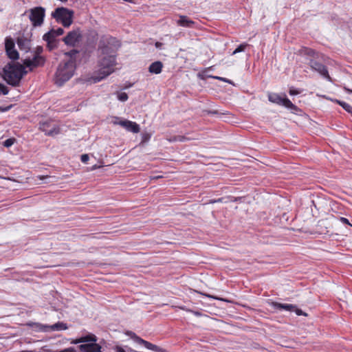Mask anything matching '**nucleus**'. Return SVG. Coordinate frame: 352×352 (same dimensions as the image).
<instances>
[{"mask_svg":"<svg viewBox=\"0 0 352 352\" xmlns=\"http://www.w3.org/2000/svg\"><path fill=\"white\" fill-rule=\"evenodd\" d=\"M298 54L301 56H305L307 64L311 69L317 72L328 81L332 82V78L329 76L327 67L324 65V55L309 47H302Z\"/></svg>","mask_w":352,"mask_h":352,"instance_id":"obj_1","label":"nucleus"},{"mask_svg":"<svg viewBox=\"0 0 352 352\" xmlns=\"http://www.w3.org/2000/svg\"><path fill=\"white\" fill-rule=\"evenodd\" d=\"M3 79L8 85H19L21 80L27 74L25 66L19 63H8L3 69Z\"/></svg>","mask_w":352,"mask_h":352,"instance_id":"obj_2","label":"nucleus"},{"mask_svg":"<svg viewBox=\"0 0 352 352\" xmlns=\"http://www.w3.org/2000/svg\"><path fill=\"white\" fill-rule=\"evenodd\" d=\"M75 69L76 66L72 60L60 63L55 74V84L59 87L62 86L73 76Z\"/></svg>","mask_w":352,"mask_h":352,"instance_id":"obj_3","label":"nucleus"},{"mask_svg":"<svg viewBox=\"0 0 352 352\" xmlns=\"http://www.w3.org/2000/svg\"><path fill=\"white\" fill-rule=\"evenodd\" d=\"M100 69L98 75L94 76L95 82H99L114 72L116 55L104 56L98 62Z\"/></svg>","mask_w":352,"mask_h":352,"instance_id":"obj_4","label":"nucleus"},{"mask_svg":"<svg viewBox=\"0 0 352 352\" xmlns=\"http://www.w3.org/2000/svg\"><path fill=\"white\" fill-rule=\"evenodd\" d=\"M74 12L65 7H58L52 13V17L65 28H69L73 23Z\"/></svg>","mask_w":352,"mask_h":352,"instance_id":"obj_5","label":"nucleus"},{"mask_svg":"<svg viewBox=\"0 0 352 352\" xmlns=\"http://www.w3.org/2000/svg\"><path fill=\"white\" fill-rule=\"evenodd\" d=\"M268 100L273 103L284 106L292 111H298L299 109L298 107L294 104L287 98H282L277 94H269Z\"/></svg>","mask_w":352,"mask_h":352,"instance_id":"obj_6","label":"nucleus"},{"mask_svg":"<svg viewBox=\"0 0 352 352\" xmlns=\"http://www.w3.org/2000/svg\"><path fill=\"white\" fill-rule=\"evenodd\" d=\"M45 12V8L41 6L30 10L29 18L34 26H40L43 24Z\"/></svg>","mask_w":352,"mask_h":352,"instance_id":"obj_7","label":"nucleus"},{"mask_svg":"<svg viewBox=\"0 0 352 352\" xmlns=\"http://www.w3.org/2000/svg\"><path fill=\"white\" fill-rule=\"evenodd\" d=\"M30 326L34 327L39 331L47 332L49 331H61L66 330L68 327L66 323L58 322L52 325H43L39 323L29 324Z\"/></svg>","mask_w":352,"mask_h":352,"instance_id":"obj_8","label":"nucleus"},{"mask_svg":"<svg viewBox=\"0 0 352 352\" xmlns=\"http://www.w3.org/2000/svg\"><path fill=\"white\" fill-rule=\"evenodd\" d=\"M5 50L8 57L12 60H16L19 58V54L15 49V43L11 37H6L5 39Z\"/></svg>","mask_w":352,"mask_h":352,"instance_id":"obj_9","label":"nucleus"},{"mask_svg":"<svg viewBox=\"0 0 352 352\" xmlns=\"http://www.w3.org/2000/svg\"><path fill=\"white\" fill-rule=\"evenodd\" d=\"M39 129L49 136H54L60 133V128L52 121L40 122Z\"/></svg>","mask_w":352,"mask_h":352,"instance_id":"obj_10","label":"nucleus"},{"mask_svg":"<svg viewBox=\"0 0 352 352\" xmlns=\"http://www.w3.org/2000/svg\"><path fill=\"white\" fill-rule=\"evenodd\" d=\"M80 38L81 33L80 30L78 28L68 32L66 36L63 38V41L67 45L75 46V45L80 41Z\"/></svg>","mask_w":352,"mask_h":352,"instance_id":"obj_11","label":"nucleus"},{"mask_svg":"<svg viewBox=\"0 0 352 352\" xmlns=\"http://www.w3.org/2000/svg\"><path fill=\"white\" fill-rule=\"evenodd\" d=\"M45 63V58L42 56H34L32 58H25L23 60V65L26 67H29L30 70L32 67H42Z\"/></svg>","mask_w":352,"mask_h":352,"instance_id":"obj_12","label":"nucleus"},{"mask_svg":"<svg viewBox=\"0 0 352 352\" xmlns=\"http://www.w3.org/2000/svg\"><path fill=\"white\" fill-rule=\"evenodd\" d=\"M101 346L96 343L84 344L79 346L82 352H101Z\"/></svg>","mask_w":352,"mask_h":352,"instance_id":"obj_13","label":"nucleus"},{"mask_svg":"<svg viewBox=\"0 0 352 352\" xmlns=\"http://www.w3.org/2000/svg\"><path fill=\"white\" fill-rule=\"evenodd\" d=\"M63 33H64V30L61 28H58L56 30H54V29L50 30L49 32L45 33L43 35V36H45V38H47V39L57 40L56 38L58 36L63 34Z\"/></svg>","mask_w":352,"mask_h":352,"instance_id":"obj_14","label":"nucleus"},{"mask_svg":"<svg viewBox=\"0 0 352 352\" xmlns=\"http://www.w3.org/2000/svg\"><path fill=\"white\" fill-rule=\"evenodd\" d=\"M163 63L161 61H155L152 63L149 67L148 72L151 74H159L162 72Z\"/></svg>","mask_w":352,"mask_h":352,"instance_id":"obj_15","label":"nucleus"},{"mask_svg":"<svg viewBox=\"0 0 352 352\" xmlns=\"http://www.w3.org/2000/svg\"><path fill=\"white\" fill-rule=\"evenodd\" d=\"M30 40L25 38H18L17 39V45L20 50H25L28 52L30 47Z\"/></svg>","mask_w":352,"mask_h":352,"instance_id":"obj_16","label":"nucleus"},{"mask_svg":"<svg viewBox=\"0 0 352 352\" xmlns=\"http://www.w3.org/2000/svg\"><path fill=\"white\" fill-rule=\"evenodd\" d=\"M177 23L183 27L192 28L195 22L189 19L186 16H180Z\"/></svg>","mask_w":352,"mask_h":352,"instance_id":"obj_17","label":"nucleus"},{"mask_svg":"<svg viewBox=\"0 0 352 352\" xmlns=\"http://www.w3.org/2000/svg\"><path fill=\"white\" fill-rule=\"evenodd\" d=\"M97 341V337L94 334H89L87 336L81 337L79 339L76 340L72 343L78 344L81 342H96Z\"/></svg>","mask_w":352,"mask_h":352,"instance_id":"obj_18","label":"nucleus"},{"mask_svg":"<svg viewBox=\"0 0 352 352\" xmlns=\"http://www.w3.org/2000/svg\"><path fill=\"white\" fill-rule=\"evenodd\" d=\"M142 343L146 348L153 350L154 351H156V352H164L165 351L163 349L160 348V346H158L155 344H153L149 342H147L146 340H142Z\"/></svg>","mask_w":352,"mask_h":352,"instance_id":"obj_19","label":"nucleus"},{"mask_svg":"<svg viewBox=\"0 0 352 352\" xmlns=\"http://www.w3.org/2000/svg\"><path fill=\"white\" fill-rule=\"evenodd\" d=\"M43 39L47 42V47L50 51L58 47V40L47 39L45 36H43Z\"/></svg>","mask_w":352,"mask_h":352,"instance_id":"obj_20","label":"nucleus"},{"mask_svg":"<svg viewBox=\"0 0 352 352\" xmlns=\"http://www.w3.org/2000/svg\"><path fill=\"white\" fill-rule=\"evenodd\" d=\"M331 100L336 102L337 104H340L346 111H347L348 113H349L350 114L352 115V107L350 104H349L348 103H346L345 102H343V101H341V100H339L337 99Z\"/></svg>","mask_w":352,"mask_h":352,"instance_id":"obj_21","label":"nucleus"},{"mask_svg":"<svg viewBox=\"0 0 352 352\" xmlns=\"http://www.w3.org/2000/svg\"><path fill=\"white\" fill-rule=\"evenodd\" d=\"M126 129L128 131H130V132H132L134 133H137L140 132V131L139 124H138L136 122H134L132 121L130 122V124H128Z\"/></svg>","mask_w":352,"mask_h":352,"instance_id":"obj_22","label":"nucleus"},{"mask_svg":"<svg viewBox=\"0 0 352 352\" xmlns=\"http://www.w3.org/2000/svg\"><path fill=\"white\" fill-rule=\"evenodd\" d=\"M79 53V52L76 50H72L69 52H65V55L68 56L69 59L68 60H72L74 63V65L76 66V55Z\"/></svg>","mask_w":352,"mask_h":352,"instance_id":"obj_23","label":"nucleus"},{"mask_svg":"<svg viewBox=\"0 0 352 352\" xmlns=\"http://www.w3.org/2000/svg\"><path fill=\"white\" fill-rule=\"evenodd\" d=\"M125 334L133 339L135 342L142 344V340H144L141 338L138 337L134 332L131 331H126Z\"/></svg>","mask_w":352,"mask_h":352,"instance_id":"obj_24","label":"nucleus"},{"mask_svg":"<svg viewBox=\"0 0 352 352\" xmlns=\"http://www.w3.org/2000/svg\"><path fill=\"white\" fill-rule=\"evenodd\" d=\"M101 54L104 56L115 55L113 54L112 49L107 45L100 47Z\"/></svg>","mask_w":352,"mask_h":352,"instance_id":"obj_25","label":"nucleus"},{"mask_svg":"<svg viewBox=\"0 0 352 352\" xmlns=\"http://www.w3.org/2000/svg\"><path fill=\"white\" fill-rule=\"evenodd\" d=\"M249 45L248 43H242L239 45L232 53V55H234L237 53L244 52L247 47H248Z\"/></svg>","mask_w":352,"mask_h":352,"instance_id":"obj_26","label":"nucleus"},{"mask_svg":"<svg viewBox=\"0 0 352 352\" xmlns=\"http://www.w3.org/2000/svg\"><path fill=\"white\" fill-rule=\"evenodd\" d=\"M273 305L276 308H298L296 305L292 304H281L278 302H273Z\"/></svg>","mask_w":352,"mask_h":352,"instance_id":"obj_27","label":"nucleus"},{"mask_svg":"<svg viewBox=\"0 0 352 352\" xmlns=\"http://www.w3.org/2000/svg\"><path fill=\"white\" fill-rule=\"evenodd\" d=\"M16 142V139L14 138H8L7 140H6L3 142V145L6 147V148H9L12 145L14 144V143Z\"/></svg>","mask_w":352,"mask_h":352,"instance_id":"obj_28","label":"nucleus"},{"mask_svg":"<svg viewBox=\"0 0 352 352\" xmlns=\"http://www.w3.org/2000/svg\"><path fill=\"white\" fill-rule=\"evenodd\" d=\"M118 98L122 102H125L128 100V95L125 92H120L118 94Z\"/></svg>","mask_w":352,"mask_h":352,"instance_id":"obj_29","label":"nucleus"},{"mask_svg":"<svg viewBox=\"0 0 352 352\" xmlns=\"http://www.w3.org/2000/svg\"><path fill=\"white\" fill-rule=\"evenodd\" d=\"M130 122H131L130 120H121V121H119V122H114V124H119L121 126H122L124 129H126L127 127L128 124H130Z\"/></svg>","mask_w":352,"mask_h":352,"instance_id":"obj_30","label":"nucleus"},{"mask_svg":"<svg viewBox=\"0 0 352 352\" xmlns=\"http://www.w3.org/2000/svg\"><path fill=\"white\" fill-rule=\"evenodd\" d=\"M209 77L212 78H214V79H217V80L223 81V82H228L229 84H232V82L230 80H229L228 78H223V77L214 76H210Z\"/></svg>","mask_w":352,"mask_h":352,"instance_id":"obj_31","label":"nucleus"},{"mask_svg":"<svg viewBox=\"0 0 352 352\" xmlns=\"http://www.w3.org/2000/svg\"><path fill=\"white\" fill-rule=\"evenodd\" d=\"M0 91L3 94V95H7L9 92V89L8 88L3 85V84H1L0 83Z\"/></svg>","mask_w":352,"mask_h":352,"instance_id":"obj_32","label":"nucleus"},{"mask_svg":"<svg viewBox=\"0 0 352 352\" xmlns=\"http://www.w3.org/2000/svg\"><path fill=\"white\" fill-rule=\"evenodd\" d=\"M301 93L300 90L295 89L294 87H290L289 90V94L291 96L298 95Z\"/></svg>","mask_w":352,"mask_h":352,"instance_id":"obj_33","label":"nucleus"},{"mask_svg":"<svg viewBox=\"0 0 352 352\" xmlns=\"http://www.w3.org/2000/svg\"><path fill=\"white\" fill-rule=\"evenodd\" d=\"M48 352H76L75 349L73 347H69L60 351H49Z\"/></svg>","mask_w":352,"mask_h":352,"instance_id":"obj_34","label":"nucleus"},{"mask_svg":"<svg viewBox=\"0 0 352 352\" xmlns=\"http://www.w3.org/2000/svg\"><path fill=\"white\" fill-rule=\"evenodd\" d=\"M43 47L38 46L35 49L34 54V56H41V54L43 52Z\"/></svg>","mask_w":352,"mask_h":352,"instance_id":"obj_35","label":"nucleus"},{"mask_svg":"<svg viewBox=\"0 0 352 352\" xmlns=\"http://www.w3.org/2000/svg\"><path fill=\"white\" fill-rule=\"evenodd\" d=\"M80 160L83 163H87L89 160V156L88 154H82L80 157Z\"/></svg>","mask_w":352,"mask_h":352,"instance_id":"obj_36","label":"nucleus"},{"mask_svg":"<svg viewBox=\"0 0 352 352\" xmlns=\"http://www.w3.org/2000/svg\"><path fill=\"white\" fill-rule=\"evenodd\" d=\"M12 107V104H10L7 107H0V112H6L9 111Z\"/></svg>","mask_w":352,"mask_h":352,"instance_id":"obj_37","label":"nucleus"},{"mask_svg":"<svg viewBox=\"0 0 352 352\" xmlns=\"http://www.w3.org/2000/svg\"><path fill=\"white\" fill-rule=\"evenodd\" d=\"M340 221L344 223V224H346V225H349L351 226H352V225L349 223V220L345 218V217H340Z\"/></svg>","mask_w":352,"mask_h":352,"instance_id":"obj_38","label":"nucleus"},{"mask_svg":"<svg viewBox=\"0 0 352 352\" xmlns=\"http://www.w3.org/2000/svg\"><path fill=\"white\" fill-rule=\"evenodd\" d=\"M294 311H295L296 315L298 316H300V315H303V316H307V314L305 312H303L302 311V309H293Z\"/></svg>","mask_w":352,"mask_h":352,"instance_id":"obj_39","label":"nucleus"},{"mask_svg":"<svg viewBox=\"0 0 352 352\" xmlns=\"http://www.w3.org/2000/svg\"><path fill=\"white\" fill-rule=\"evenodd\" d=\"M115 352H126L124 351V349L120 346H116V348H115Z\"/></svg>","mask_w":352,"mask_h":352,"instance_id":"obj_40","label":"nucleus"},{"mask_svg":"<svg viewBox=\"0 0 352 352\" xmlns=\"http://www.w3.org/2000/svg\"><path fill=\"white\" fill-rule=\"evenodd\" d=\"M175 140H178V141H180V142H184L186 140H187V138L184 136H177V138H175Z\"/></svg>","mask_w":352,"mask_h":352,"instance_id":"obj_41","label":"nucleus"},{"mask_svg":"<svg viewBox=\"0 0 352 352\" xmlns=\"http://www.w3.org/2000/svg\"><path fill=\"white\" fill-rule=\"evenodd\" d=\"M208 113L211 114V115H214V114L222 115L223 114L221 113H219L217 111H208Z\"/></svg>","mask_w":352,"mask_h":352,"instance_id":"obj_42","label":"nucleus"},{"mask_svg":"<svg viewBox=\"0 0 352 352\" xmlns=\"http://www.w3.org/2000/svg\"><path fill=\"white\" fill-rule=\"evenodd\" d=\"M155 45L157 48H160L162 45V43L160 42H156Z\"/></svg>","mask_w":352,"mask_h":352,"instance_id":"obj_43","label":"nucleus"},{"mask_svg":"<svg viewBox=\"0 0 352 352\" xmlns=\"http://www.w3.org/2000/svg\"><path fill=\"white\" fill-rule=\"evenodd\" d=\"M344 90H345L347 93H349V94H352V89H350L346 88V87H344Z\"/></svg>","mask_w":352,"mask_h":352,"instance_id":"obj_44","label":"nucleus"},{"mask_svg":"<svg viewBox=\"0 0 352 352\" xmlns=\"http://www.w3.org/2000/svg\"><path fill=\"white\" fill-rule=\"evenodd\" d=\"M221 201L220 199H218V200H212V201H210V203H215V202H218V201Z\"/></svg>","mask_w":352,"mask_h":352,"instance_id":"obj_45","label":"nucleus"},{"mask_svg":"<svg viewBox=\"0 0 352 352\" xmlns=\"http://www.w3.org/2000/svg\"><path fill=\"white\" fill-rule=\"evenodd\" d=\"M124 1H126V2H129V3H133L134 1L133 0H123Z\"/></svg>","mask_w":352,"mask_h":352,"instance_id":"obj_46","label":"nucleus"},{"mask_svg":"<svg viewBox=\"0 0 352 352\" xmlns=\"http://www.w3.org/2000/svg\"><path fill=\"white\" fill-rule=\"evenodd\" d=\"M194 314H195V315H200V314H199L198 311H194Z\"/></svg>","mask_w":352,"mask_h":352,"instance_id":"obj_47","label":"nucleus"},{"mask_svg":"<svg viewBox=\"0 0 352 352\" xmlns=\"http://www.w3.org/2000/svg\"><path fill=\"white\" fill-rule=\"evenodd\" d=\"M218 300H221V301H224V302H227V301H226V300H224V299H222V298H221V299H218Z\"/></svg>","mask_w":352,"mask_h":352,"instance_id":"obj_48","label":"nucleus"},{"mask_svg":"<svg viewBox=\"0 0 352 352\" xmlns=\"http://www.w3.org/2000/svg\"><path fill=\"white\" fill-rule=\"evenodd\" d=\"M175 308H179V309H182L183 308L182 307H175Z\"/></svg>","mask_w":352,"mask_h":352,"instance_id":"obj_49","label":"nucleus"}]
</instances>
